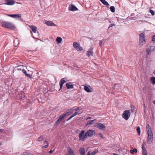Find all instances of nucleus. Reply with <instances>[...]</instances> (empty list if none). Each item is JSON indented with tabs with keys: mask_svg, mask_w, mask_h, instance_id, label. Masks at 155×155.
<instances>
[{
	"mask_svg": "<svg viewBox=\"0 0 155 155\" xmlns=\"http://www.w3.org/2000/svg\"><path fill=\"white\" fill-rule=\"evenodd\" d=\"M81 107H78L76 109H75L74 110H75V112L73 114L74 116L77 115H78L81 113V110L82 109L81 108H80Z\"/></svg>",
	"mask_w": 155,
	"mask_h": 155,
	"instance_id": "nucleus-11",
	"label": "nucleus"
},
{
	"mask_svg": "<svg viewBox=\"0 0 155 155\" xmlns=\"http://www.w3.org/2000/svg\"><path fill=\"white\" fill-rule=\"evenodd\" d=\"M85 130H82L79 133L78 137L79 140L81 141H84L88 136L89 137H91L94 135L95 132L94 131L90 130H88L84 134Z\"/></svg>",
	"mask_w": 155,
	"mask_h": 155,
	"instance_id": "nucleus-1",
	"label": "nucleus"
},
{
	"mask_svg": "<svg viewBox=\"0 0 155 155\" xmlns=\"http://www.w3.org/2000/svg\"><path fill=\"white\" fill-rule=\"evenodd\" d=\"M53 152V150L52 151L51 150L49 152V153H51Z\"/></svg>",
	"mask_w": 155,
	"mask_h": 155,
	"instance_id": "nucleus-52",
	"label": "nucleus"
},
{
	"mask_svg": "<svg viewBox=\"0 0 155 155\" xmlns=\"http://www.w3.org/2000/svg\"><path fill=\"white\" fill-rule=\"evenodd\" d=\"M116 84L114 85V87H112L113 89H115V88L116 87Z\"/></svg>",
	"mask_w": 155,
	"mask_h": 155,
	"instance_id": "nucleus-51",
	"label": "nucleus"
},
{
	"mask_svg": "<svg viewBox=\"0 0 155 155\" xmlns=\"http://www.w3.org/2000/svg\"><path fill=\"white\" fill-rule=\"evenodd\" d=\"M43 138L44 137L43 136H41L38 138L37 141L39 142L43 140Z\"/></svg>",
	"mask_w": 155,
	"mask_h": 155,
	"instance_id": "nucleus-34",
	"label": "nucleus"
},
{
	"mask_svg": "<svg viewBox=\"0 0 155 155\" xmlns=\"http://www.w3.org/2000/svg\"><path fill=\"white\" fill-rule=\"evenodd\" d=\"M73 46L78 51H80L83 49L80 46V45L77 42H74L73 43Z\"/></svg>",
	"mask_w": 155,
	"mask_h": 155,
	"instance_id": "nucleus-5",
	"label": "nucleus"
},
{
	"mask_svg": "<svg viewBox=\"0 0 155 155\" xmlns=\"http://www.w3.org/2000/svg\"><path fill=\"white\" fill-rule=\"evenodd\" d=\"M45 24L48 26H56L55 24L53 23L52 21H49L45 22Z\"/></svg>",
	"mask_w": 155,
	"mask_h": 155,
	"instance_id": "nucleus-19",
	"label": "nucleus"
},
{
	"mask_svg": "<svg viewBox=\"0 0 155 155\" xmlns=\"http://www.w3.org/2000/svg\"><path fill=\"white\" fill-rule=\"evenodd\" d=\"M145 145V143L143 142L142 146V155H147V153Z\"/></svg>",
	"mask_w": 155,
	"mask_h": 155,
	"instance_id": "nucleus-10",
	"label": "nucleus"
},
{
	"mask_svg": "<svg viewBox=\"0 0 155 155\" xmlns=\"http://www.w3.org/2000/svg\"><path fill=\"white\" fill-rule=\"evenodd\" d=\"M154 47L153 46H151L150 47V48H148L147 49L146 51L147 54H150L151 51V49L153 48Z\"/></svg>",
	"mask_w": 155,
	"mask_h": 155,
	"instance_id": "nucleus-28",
	"label": "nucleus"
},
{
	"mask_svg": "<svg viewBox=\"0 0 155 155\" xmlns=\"http://www.w3.org/2000/svg\"><path fill=\"white\" fill-rule=\"evenodd\" d=\"M139 41L140 44L143 45L145 43L146 41L145 35L143 33H141L139 35Z\"/></svg>",
	"mask_w": 155,
	"mask_h": 155,
	"instance_id": "nucleus-4",
	"label": "nucleus"
},
{
	"mask_svg": "<svg viewBox=\"0 0 155 155\" xmlns=\"http://www.w3.org/2000/svg\"><path fill=\"white\" fill-rule=\"evenodd\" d=\"M15 16L14 17V18H19L21 17V15L20 14H15Z\"/></svg>",
	"mask_w": 155,
	"mask_h": 155,
	"instance_id": "nucleus-30",
	"label": "nucleus"
},
{
	"mask_svg": "<svg viewBox=\"0 0 155 155\" xmlns=\"http://www.w3.org/2000/svg\"><path fill=\"white\" fill-rule=\"evenodd\" d=\"M146 130L147 132V134H149L150 133L152 134V132L150 126L149 124H147L146 126Z\"/></svg>",
	"mask_w": 155,
	"mask_h": 155,
	"instance_id": "nucleus-15",
	"label": "nucleus"
},
{
	"mask_svg": "<svg viewBox=\"0 0 155 155\" xmlns=\"http://www.w3.org/2000/svg\"><path fill=\"white\" fill-rule=\"evenodd\" d=\"M73 110V109L72 108H71L67 111V112L64 114L65 115V116H68L70 115L71 114L73 113V112L72 111V110Z\"/></svg>",
	"mask_w": 155,
	"mask_h": 155,
	"instance_id": "nucleus-20",
	"label": "nucleus"
},
{
	"mask_svg": "<svg viewBox=\"0 0 155 155\" xmlns=\"http://www.w3.org/2000/svg\"><path fill=\"white\" fill-rule=\"evenodd\" d=\"M74 116H75L74 114H72V115L69 118H68L67 120V121H68L69 120H70L73 117H74Z\"/></svg>",
	"mask_w": 155,
	"mask_h": 155,
	"instance_id": "nucleus-39",
	"label": "nucleus"
},
{
	"mask_svg": "<svg viewBox=\"0 0 155 155\" xmlns=\"http://www.w3.org/2000/svg\"><path fill=\"white\" fill-rule=\"evenodd\" d=\"M21 66L20 65H19V66H15V68H17V67H19V66Z\"/></svg>",
	"mask_w": 155,
	"mask_h": 155,
	"instance_id": "nucleus-54",
	"label": "nucleus"
},
{
	"mask_svg": "<svg viewBox=\"0 0 155 155\" xmlns=\"http://www.w3.org/2000/svg\"><path fill=\"white\" fill-rule=\"evenodd\" d=\"M23 155H34L31 154V153H24L23 154Z\"/></svg>",
	"mask_w": 155,
	"mask_h": 155,
	"instance_id": "nucleus-43",
	"label": "nucleus"
},
{
	"mask_svg": "<svg viewBox=\"0 0 155 155\" xmlns=\"http://www.w3.org/2000/svg\"><path fill=\"white\" fill-rule=\"evenodd\" d=\"M96 120V119H94L92 120L88 121L86 125V126H90L94 123V121H95Z\"/></svg>",
	"mask_w": 155,
	"mask_h": 155,
	"instance_id": "nucleus-21",
	"label": "nucleus"
},
{
	"mask_svg": "<svg viewBox=\"0 0 155 155\" xmlns=\"http://www.w3.org/2000/svg\"><path fill=\"white\" fill-rule=\"evenodd\" d=\"M110 11L112 12H115V8L113 6H111L110 8Z\"/></svg>",
	"mask_w": 155,
	"mask_h": 155,
	"instance_id": "nucleus-35",
	"label": "nucleus"
},
{
	"mask_svg": "<svg viewBox=\"0 0 155 155\" xmlns=\"http://www.w3.org/2000/svg\"><path fill=\"white\" fill-rule=\"evenodd\" d=\"M62 38L60 37H57L56 39V41L58 43H61L62 41Z\"/></svg>",
	"mask_w": 155,
	"mask_h": 155,
	"instance_id": "nucleus-25",
	"label": "nucleus"
},
{
	"mask_svg": "<svg viewBox=\"0 0 155 155\" xmlns=\"http://www.w3.org/2000/svg\"><path fill=\"white\" fill-rule=\"evenodd\" d=\"M91 119V117H87L85 119L86 120H87L88 119Z\"/></svg>",
	"mask_w": 155,
	"mask_h": 155,
	"instance_id": "nucleus-49",
	"label": "nucleus"
},
{
	"mask_svg": "<svg viewBox=\"0 0 155 155\" xmlns=\"http://www.w3.org/2000/svg\"><path fill=\"white\" fill-rule=\"evenodd\" d=\"M48 145H45V146H43L42 147V148L43 149V148H47L48 147Z\"/></svg>",
	"mask_w": 155,
	"mask_h": 155,
	"instance_id": "nucleus-44",
	"label": "nucleus"
},
{
	"mask_svg": "<svg viewBox=\"0 0 155 155\" xmlns=\"http://www.w3.org/2000/svg\"><path fill=\"white\" fill-rule=\"evenodd\" d=\"M98 152V150L97 149H96L95 150L91 153L89 151L87 153L86 155H95V154L97 153Z\"/></svg>",
	"mask_w": 155,
	"mask_h": 155,
	"instance_id": "nucleus-17",
	"label": "nucleus"
},
{
	"mask_svg": "<svg viewBox=\"0 0 155 155\" xmlns=\"http://www.w3.org/2000/svg\"><path fill=\"white\" fill-rule=\"evenodd\" d=\"M155 105V100L154 101V102L153 103Z\"/></svg>",
	"mask_w": 155,
	"mask_h": 155,
	"instance_id": "nucleus-55",
	"label": "nucleus"
},
{
	"mask_svg": "<svg viewBox=\"0 0 155 155\" xmlns=\"http://www.w3.org/2000/svg\"><path fill=\"white\" fill-rule=\"evenodd\" d=\"M25 75L29 78H32V76L29 74L27 73Z\"/></svg>",
	"mask_w": 155,
	"mask_h": 155,
	"instance_id": "nucleus-37",
	"label": "nucleus"
},
{
	"mask_svg": "<svg viewBox=\"0 0 155 155\" xmlns=\"http://www.w3.org/2000/svg\"><path fill=\"white\" fill-rule=\"evenodd\" d=\"M22 71L23 72L25 75L26 74H27V72L24 69H23L22 70Z\"/></svg>",
	"mask_w": 155,
	"mask_h": 155,
	"instance_id": "nucleus-41",
	"label": "nucleus"
},
{
	"mask_svg": "<svg viewBox=\"0 0 155 155\" xmlns=\"http://www.w3.org/2000/svg\"><path fill=\"white\" fill-rule=\"evenodd\" d=\"M137 150L136 148H134L133 150H130V153L131 154H134V153L137 152Z\"/></svg>",
	"mask_w": 155,
	"mask_h": 155,
	"instance_id": "nucleus-27",
	"label": "nucleus"
},
{
	"mask_svg": "<svg viewBox=\"0 0 155 155\" xmlns=\"http://www.w3.org/2000/svg\"><path fill=\"white\" fill-rule=\"evenodd\" d=\"M44 143L48 145V142L46 140L44 142Z\"/></svg>",
	"mask_w": 155,
	"mask_h": 155,
	"instance_id": "nucleus-47",
	"label": "nucleus"
},
{
	"mask_svg": "<svg viewBox=\"0 0 155 155\" xmlns=\"http://www.w3.org/2000/svg\"><path fill=\"white\" fill-rule=\"evenodd\" d=\"M68 152L66 155H75L74 150L69 146L67 148Z\"/></svg>",
	"mask_w": 155,
	"mask_h": 155,
	"instance_id": "nucleus-9",
	"label": "nucleus"
},
{
	"mask_svg": "<svg viewBox=\"0 0 155 155\" xmlns=\"http://www.w3.org/2000/svg\"><path fill=\"white\" fill-rule=\"evenodd\" d=\"M19 98L20 99H21L22 98H24L25 97L24 93L23 92H21V94H19Z\"/></svg>",
	"mask_w": 155,
	"mask_h": 155,
	"instance_id": "nucleus-24",
	"label": "nucleus"
},
{
	"mask_svg": "<svg viewBox=\"0 0 155 155\" xmlns=\"http://www.w3.org/2000/svg\"><path fill=\"white\" fill-rule=\"evenodd\" d=\"M131 111L132 112H133V110H134V107L132 105H131Z\"/></svg>",
	"mask_w": 155,
	"mask_h": 155,
	"instance_id": "nucleus-45",
	"label": "nucleus"
},
{
	"mask_svg": "<svg viewBox=\"0 0 155 155\" xmlns=\"http://www.w3.org/2000/svg\"><path fill=\"white\" fill-rule=\"evenodd\" d=\"M4 130L0 129V133L3 132Z\"/></svg>",
	"mask_w": 155,
	"mask_h": 155,
	"instance_id": "nucleus-50",
	"label": "nucleus"
},
{
	"mask_svg": "<svg viewBox=\"0 0 155 155\" xmlns=\"http://www.w3.org/2000/svg\"><path fill=\"white\" fill-rule=\"evenodd\" d=\"M102 41H100L99 42V45L101 47L102 46Z\"/></svg>",
	"mask_w": 155,
	"mask_h": 155,
	"instance_id": "nucleus-48",
	"label": "nucleus"
},
{
	"mask_svg": "<svg viewBox=\"0 0 155 155\" xmlns=\"http://www.w3.org/2000/svg\"><path fill=\"white\" fill-rule=\"evenodd\" d=\"M151 80L153 84H155V77H153L151 78Z\"/></svg>",
	"mask_w": 155,
	"mask_h": 155,
	"instance_id": "nucleus-33",
	"label": "nucleus"
},
{
	"mask_svg": "<svg viewBox=\"0 0 155 155\" xmlns=\"http://www.w3.org/2000/svg\"><path fill=\"white\" fill-rule=\"evenodd\" d=\"M148 134L147 142L148 144H150L153 142V134L150 133Z\"/></svg>",
	"mask_w": 155,
	"mask_h": 155,
	"instance_id": "nucleus-6",
	"label": "nucleus"
},
{
	"mask_svg": "<svg viewBox=\"0 0 155 155\" xmlns=\"http://www.w3.org/2000/svg\"><path fill=\"white\" fill-rule=\"evenodd\" d=\"M113 155H118V154L115 153H113Z\"/></svg>",
	"mask_w": 155,
	"mask_h": 155,
	"instance_id": "nucleus-53",
	"label": "nucleus"
},
{
	"mask_svg": "<svg viewBox=\"0 0 155 155\" xmlns=\"http://www.w3.org/2000/svg\"><path fill=\"white\" fill-rule=\"evenodd\" d=\"M67 78H62L61 79L59 83L60 87L58 91L59 92L62 89L64 84L67 82Z\"/></svg>",
	"mask_w": 155,
	"mask_h": 155,
	"instance_id": "nucleus-7",
	"label": "nucleus"
},
{
	"mask_svg": "<svg viewBox=\"0 0 155 155\" xmlns=\"http://www.w3.org/2000/svg\"><path fill=\"white\" fill-rule=\"evenodd\" d=\"M94 126L102 130H104L105 128V126L101 123H96L94 124Z\"/></svg>",
	"mask_w": 155,
	"mask_h": 155,
	"instance_id": "nucleus-8",
	"label": "nucleus"
},
{
	"mask_svg": "<svg viewBox=\"0 0 155 155\" xmlns=\"http://www.w3.org/2000/svg\"><path fill=\"white\" fill-rule=\"evenodd\" d=\"M2 27L10 29L11 30H14L15 28V25L11 22L8 21H2L1 23Z\"/></svg>",
	"mask_w": 155,
	"mask_h": 155,
	"instance_id": "nucleus-2",
	"label": "nucleus"
},
{
	"mask_svg": "<svg viewBox=\"0 0 155 155\" xmlns=\"http://www.w3.org/2000/svg\"><path fill=\"white\" fill-rule=\"evenodd\" d=\"M69 9L70 11H76L78 10L77 8L73 5H71L69 6Z\"/></svg>",
	"mask_w": 155,
	"mask_h": 155,
	"instance_id": "nucleus-13",
	"label": "nucleus"
},
{
	"mask_svg": "<svg viewBox=\"0 0 155 155\" xmlns=\"http://www.w3.org/2000/svg\"><path fill=\"white\" fill-rule=\"evenodd\" d=\"M66 116L64 114L61 115L60 116V117L58 119H59L61 121L62 120V119L64 118Z\"/></svg>",
	"mask_w": 155,
	"mask_h": 155,
	"instance_id": "nucleus-29",
	"label": "nucleus"
},
{
	"mask_svg": "<svg viewBox=\"0 0 155 155\" xmlns=\"http://www.w3.org/2000/svg\"><path fill=\"white\" fill-rule=\"evenodd\" d=\"M98 135L101 138H104V137H103V136H102V134L101 133H99L98 134Z\"/></svg>",
	"mask_w": 155,
	"mask_h": 155,
	"instance_id": "nucleus-42",
	"label": "nucleus"
},
{
	"mask_svg": "<svg viewBox=\"0 0 155 155\" xmlns=\"http://www.w3.org/2000/svg\"><path fill=\"white\" fill-rule=\"evenodd\" d=\"M6 15L10 17L13 18H14L15 16V14H7Z\"/></svg>",
	"mask_w": 155,
	"mask_h": 155,
	"instance_id": "nucleus-36",
	"label": "nucleus"
},
{
	"mask_svg": "<svg viewBox=\"0 0 155 155\" xmlns=\"http://www.w3.org/2000/svg\"><path fill=\"white\" fill-rule=\"evenodd\" d=\"M61 121L59 119H58L54 123V125L55 126H57L60 123Z\"/></svg>",
	"mask_w": 155,
	"mask_h": 155,
	"instance_id": "nucleus-31",
	"label": "nucleus"
},
{
	"mask_svg": "<svg viewBox=\"0 0 155 155\" xmlns=\"http://www.w3.org/2000/svg\"><path fill=\"white\" fill-rule=\"evenodd\" d=\"M84 90L87 92H91L93 90H91V86H89V87L87 86H84Z\"/></svg>",
	"mask_w": 155,
	"mask_h": 155,
	"instance_id": "nucleus-14",
	"label": "nucleus"
},
{
	"mask_svg": "<svg viewBox=\"0 0 155 155\" xmlns=\"http://www.w3.org/2000/svg\"><path fill=\"white\" fill-rule=\"evenodd\" d=\"M93 55V52L92 50H88L87 52V55L88 57Z\"/></svg>",
	"mask_w": 155,
	"mask_h": 155,
	"instance_id": "nucleus-22",
	"label": "nucleus"
},
{
	"mask_svg": "<svg viewBox=\"0 0 155 155\" xmlns=\"http://www.w3.org/2000/svg\"><path fill=\"white\" fill-rule=\"evenodd\" d=\"M152 41H155V35H154L152 36Z\"/></svg>",
	"mask_w": 155,
	"mask_h": 155,
	"instance_id": "nucleus-40",
	"label": "nucleus"
},
{
	"mask_svg": "<svg viewBox=\"0 0 155 155\" xmlns=\"http://www.w3.org/2000/svg\"><path fill=\"white\" fill-rule=\"evenodd\" d=\"M130 113L129 110H125L122 115V117L126 120H127L130 117Z\"/></svg>",
	"mask_w": 155,
	"mask_h": 155,
	"instance_id": "nucleus-3",
	"label": "nucleus"
},
{
	"mask_svg": "<svg viewBox=\"0 0 155 155\" xmlns=\"http://www.w3.org/2000/svg\"><path fill=\"white\" fill-rule=\"evenodd\" d=\"M7 3H4L5 5H12L15 3V2L13 0H5Z\"/></svg>",
	"mask_w": 155,
	"mask_h": 155,
	"instance_id": "nucleus-12",
	"label": "nucleus"
},
{
	"mask_svg": "<svg viewBox=\"0 0 155 155\" xmlns=\"http://www.w3.org/2000/svg\"><path fill=\"white\" fill-rule=\"evenodd\" d=\"M114 25H115L114 24H111L110 25V26H109V28L110 27H113V26H114Z\"/></svg>",
	"mask_w": 155,
	"mask_h": 155,
	"instance_id": "nucleus-46",
	"label": "nucleus"
},
{
	"mask_svg": "<svg viewBox=\"0 0 155 155\" xmlns=\"http://www.w3.org/2000/svg\"><path fill=\"white\" fill-rule=\"evenodd\" d=\"M1 144H1V143H0V146L1 145Z\"/></svg>",
	"mask_w": 155,
	"mask_h": 155,
	"instance_id": "nucleus-56",
	"label": "nucleus"
},
{
	"mask_svg": "<svg viewBox=\"0 0 155 155\" xmlns=\"http://www.w3.org/2000/svg\"><path fill=\"white\" fill-rule=\"evenodd\" d=\"M137 131L138 134V135H140V129L139 127L138 126L137 127Z\"/></svg>",
	"mask_w": 155,
	"mask_h": 155,
	"instance_id": "nucleus-32",
	"label": "nucleus"
},
{
	"mask_svg": "<svg viewBox=\"0 0 155 155\" xmlns=\"http://www.w3.org/2000/svg\"><path fill=\"white\" fill-rule=\"evenodd\" d=\"M80 155H85V149L83 147H81L79 150Z\"/></svg>",
	"mask_w": 155,
	"mask_h": 155,
	"instance_id": "nucleus-16",
	"label": "nucleus"
},
{
	"mask_svg": "<svg viewBox=\"0 0 155 155\" xmlns=\"http://www.w3.org/2000/svg\"><path fill=\"white\" fill-rule=\"evenodd\" d=\"M66 86L68 89H72L74 88L73 84H70L69 83L66 84Z\"/></svg>",
	"mask_w": 155,
	"mask_h": 155,
	"instance_id": "nucleus-23",
	"label": "nucleus"
},
{
	"mask_svg": "<svg viewBox=\"0 0 155 155\" xmlns=\"http://www.w3.org/2000/svg\"><path fill=\"white\" fill-rule=\"evenodd\" d=\"M150 12L151 13V15H154V11L153 10H150Z\"/></svg>",
	"mask_w": 155,
	"mask_h": 155,
	"instance_id": "nucleus-38",
	"label": "nucleus"
},
{
	"mask_svg": "<svg viewBox=\"0 0 155 155\" xmlns=\"http://www.w3.org/2000/svg\"><path fill=\"white\" fill-rule=\"evenodd\" d=\"M100 1L104 5L107 6L109 5L108 3L105 0H100Z\"/></svg>",
	"mask_w": 155,
	"mask_h": 155,
	"instance_id": "nucleus-26",
	"label": "nucleus"
},
{
	"mask_svg": "<svg viewBox=\"0 0 155 155\" xmlns=\"http://www.w3.org/2000/svg\"><path fill=\"white\" fill-rule=\"evenodd\" d=\"M29 27L32 30V31H33L34 33H36L37 32V28L36 27L33 25H29Z\"/></svg>",
	"mask_w": 155,
	"mask_h": 155,
	"instance_id": "nucleus-18",
	"label": "nucleus"
}]
</instances>
